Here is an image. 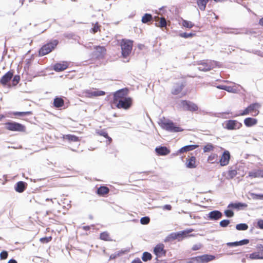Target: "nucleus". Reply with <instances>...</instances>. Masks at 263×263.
I'll list each match as a JSON object with an SVG mask.
<instances>
[{
    "label": "nucleus",
    "instance_id": "393cba45",
    "mask_svg": "<svg viewBox=\"0 0 263 263\" xmlns=\"http://www.w3.org/2000/svg\"><path fill=\"white\" fill-rule=\"evenodd\" d=\"M257 123V120L256 119L252 118H247L244 120V124L247 127H251Z\"/></svg>",
    "mask_w": 263,
    "mask_h": 263
},
{
    "label": "nucleus",
    "instance_id": "58836bf2",
    "mask_svg": "<svg viewBox=\"0 0 263 263\" xmlns=\"http://www.w3.org/2000/svg\"><path fill=\"white\" fill-rule=\"evenodd\" d=\"M203 149L204 153L209 152L214 149V146L211 143H208L203 147Z\"/></svg>",
    "mask_w": 263,
    "mask_h": 263
},
{
    "label": "nucleus",
    "instance_id": "6e6d98bb",
    "mask_svg": "<svg viewBox=\"0 0 263 263\" xmlns=\"http://www.w3.org/2000/svg\"><path fill=\"white\" fill-rule=\"evenodd\" d=\"M257 227L263 230V219H259L257 221Z\"/></svg>",
    "mask_w": 263,
    "mask_h": 263
},
{
    "label": "nucleus",
    "instance_id": "c9c22d12",
    "mask_svg": "<svg viewBox=\"0 0 263 263\" xmlns=\"http://www.w3.org/2000/svg\"><path fill=\"white\" fill-rule=\"evenodd\" d=\"M249 227L246 223H239L236 224V229L238 231H245L248 229Z\"/></svg>",
    "mask_w": 263,
    "mask_h": 263
},
{
    "label": "nucleus",
    "instance_id": "7ed1b4c3",
    "mask_svg": "<svg viewBox=\"0 0 263 263\" xmlns=\"http://www.w3.org/2000/svg\"><path fill=\"white\" fill-rule=\"evenodd\" d=\"M5 128L7 130L13 132H25L26 128L23 124L15 122H8L5 124Z\"/></svg>",
    "mask_w": 263,
    "mask_h": 263
},
{
    "label": "nucleus",
    "instance_id": "49530a36",
    "mask_svg": "<svg viewBox=\"0 0 263 263\" xmlns=\"http://www.w3.org/2000/svg\"><path fill=\"white\" fill-rule=\"evenodd\" d=\"M20 81V76L18 75H15L13 77L12 79V85H16Z\"/></svg>",
    "mask_w": 263,
    "mask_h": 263
},
{
    "label": "nucleus",
    "instance_id": "9d476101",
    "mask_svg": "<svg viewBox=\"0 0 263 263\" xmlns=\"http://www.w3.org/2000/svg\"><path fill=\"white\" fill-rule=\"evenodd\" d=\"M92 53V57L98 59H103L106 53V50L104 46H96Z\"/></svg>",
    "mask_w": 263,
    "mask_h": 263
},
{
    "label": "nucleus",
    "instance_id": "0eeeda50",
    "mask_svg": "<svg viewBox=\"0 0 263 263\" xmlns=\"http://www.w3.org/2000/svg\"><path fill=\"white\" fill-rule=\"evenodd\" d=\"M192 231V230H184L183 231L177 233H172L167 237L168 240H173L177 239L178 241L181 240L183 238L186 237L187 234Z\"/></svg>",
    "mask_w": 263,
    "mask_h": 263
},
{
    "label": "nucleus",
    "instance_id": "f257e3e1",
    "mask_svg": "<svg viewBox=\"0 0 263 263\" xmlns=\"http://www.w3.org/2000/svg\"><path fill=\"white\" fill-rule=\"evenodd\" d=\"M133 42L129 40L123 39L121 43L122 55L126 58L130 54L133 49Z\"/></svg>",
    "mask_w": 263,
    "mask_h": 263
},
{
    "label": "nucleus",
    "instance_id": "3c124183",
    "mask_svg": "<svg viewBox=\"0 0 263 263\" xmlns=\"http://www.w3.org/2000/svg\"><path fill=\"white\" fill-rule=\"evenodd\" d=\"M8 252L6 251H3L0 253V259L1 260L6 259L8 257Z\"/></svg>",
    "mask_w": 263,
    "mask_h": 263
},
{
    "label": "nucleus",
    "instance_id": "f03ea898",
    "mask_svg": "<svg viewBox=\"0 0 263 263\" xmlns=\"http://www.w3.org/2000/svg\"><path fill=\"white\" fill-rule=\"evenodd\" d=\"M59 41L54 40L43 46L39 50L40 56H44L51 52L58 45Z\"/></svg>",
    "mask_w": 263,
    "mask_h": 263
},
{
    "label": "nucleus",
    "instance_id": "cd10ccee",
    "mask_svg": "<svg viewBox=\"0 0 263 263\" xmlns=\"http://www.w3.org/2000/svg\"><path fill=\"white\" fill-rule=\"evenodd\" d=\"M53 105L57 108H60L62 107L64 105L63 99L61 98H55L54 99Z\"/></svg>",
    "mask_w": 263,
    "mask_h": 263
},
{
    "label": "nucleus",
    "instance_id": "5fc2aeb1",
    "mask_svg": "<svg viewBox=\"0 0 263 263\" xmlns=\"http://www.w3.org/2000/svg\"><path fill=\"white\" fill-rule=\"evenodd\" d=\"M52 239L51 237H43L40 239L41 242L43 243H48L49 241H50Z\"/></svg>",
    "mask_w": 263,
    "mask_h": 263
},
{
    "label": "nucleus",
    "instance_id": "13d9d810",
    "mask_svg": "<svg viewBox=\"0 0 263 263\" xmlns=\"http://www.w3.org/2000/svg\"><path fill=\"white\" fill-rule=\"evenodd\" d=\"M201 247V245L200 243H198V244H196V245H194L192 249V250L193 251H196V250H199Z\"/></svg>",
    "mask_w": 263,
    "mask_h": 263
},
{
    "label": "nucleus",
    "instance_id": "473e14b6",
    "mask_svg": "<svg viewBox=\"0 0 263 263\" xmlns=\"http://www.w3.org/2000/svg\"><path fill=\"white\" fill-rule=\"evenodd\" d=\"M218 155L216 154H212L208 158V162L213 164L217 162Z\"/></svg>",
    "mask_w": 263,
    "mask_h": 263
},
{
    "label": "nucleus",
    "instance_id": "6e6552de",
    "mask_svg": "<svg viewBox=\"0 0 263 263\" xmlns=\"http://www.w3.org/2000/svg\"><path fill=\"white\" fill-rule=\"evenodd\" d=\"M224 128L228 130H235L239 129L242 126V124L237 120H229L224 122Z\"/></svg>",
    "mask_w": 263,
    "mask_h": 263
},
{
    "label": "nucleus",
    "instance_id": "4d7b16f0",
    "mask_svg": "<svg viewBox=\"0 0 263 263\" xmlns=\"http://www.w3.org/2000/svg\"><path fill=\"white\" fill-rule=\"evenodd\" d=\"M249 112H251L249 109H248V107H247L242 112L240 113L239 115L235 116V117L237 116H245L247 115H248Z\"/></svg>",
    "mask_w": 263,
    "mask_h": 263
},
{
    "label": "nucleus",
    "instance_id": "774afa93",
    "mask_svg": "<svg viewBox=\"0 0 263 263\" xmlns=\"http://www.w3.org/2000/svg\"><path fill=\"white\" fill-rule=\"evenodd\" d=\"M258 24L259 25L263 27V17L259 20Z\"/></svg>",
    "mask_w": 263,
    "mask_h": 263
},
{
    "label": "nucleus",
    "instance_id": "de8ad7c7",
    "mask_svg": "<svg viewBox=\"0 0 263 263\" xmlns=\"http://www.w3.org/2000/svg\"><path fill=\"white\" fill-rule=\"evenodd\" d=\"M194 35H195V34H194V33H186V32L181 33L179 34L180 36H181V37H182L185 38V39H187V38H189V37H193Z\"/></svg>",
    "mask_w": 263,
    "mask_h": 263
},
{
    "label": "nucleus",
    "instance_id": "c85d7f7f",
    "mask_svg": "<svg viewBox=\"0 0 263 263\" xmlns=\"http://www.w3.org/2000/svg\"><path fill=\"white\" fill-rule=\"evenodd\" d=\"M109 189L104 186L99 187L97 190V194L99 195H104L109 192Z\"/></svg>",
    "mask_w": 263,
    "mask_h": 263
},
{
    "label": "nucleus",
    "instance_id": "680f3d73",
    "mask_svg": "<svg viewBox=\"0 0 263 263\" xmlns=\"http://www.w3.org/2000/svg\"><path fill=\"white\" fill-rule=\"evenodd\" d=\"M131 263H142V262L139 258H137L133 260Z\"/></svg>",
    "mask_w": 263,
    "mask_h": 263
},
{
    "label": "nucleus",
    "instance_id": "4468645a",
    "mask_svg": "<svg viewBox=\"0 0 263 263\" xmlns=\"http://www.w3.org/2000/svg\"><path fill=\"white\" fill-rule=\"evenodd\" d=\"M164 248V246L163 244L158 245L154 248V252L158 257L165 256L166 251Z\"/></svg>",
    "mask_w": 263,
    "mask_h": 263
},
{
    "label": "nucleus",
    "instance_id": "8fccbe9b",
    "mask_svg": "<svg viewBox=\"0 0 263 263\" xmlns=\"http://www.w3.org/2000/svg\"><path fill=\"white\" fill-rule=\"evenodd\" d=\"M150 221V218L148 217H143L140 219V222L142 224H147Z\"/></svg>",
    "mask_w": 263,
    "mask_h": 263
},
{
    "label": "nucleus",
    "instance_id": "e2e57ef3",
    "mask_svg": "<svg viewBox=\"0 0 263 263\" xmlns=\"http://www.w3.org/2000/svg\"><path fill=\"white\" fill-rule=\"evenodd\" d=\"M163 209L171 210L172 209V206L170 204H166L163 206Z\"/></svg>",
    "mask_w": 263,
    "mask_h": 263
},
{
    "label": "nucleus",
    "instance_id": "20e7f679",
    "mask_svg": "<svg viewBox=\"0 0 263 263\" xmlns=\"http://www.w3.org/2000/svg\"><path fill=\"white\" fill-rule=\"evenodd\" d=\"M161 127L170 132L177 133L183 131V129L180 127L176 126L172 121H164L161 123Z\"/></svg>",
    "mask_w": 263,
    "mask_h": 263
},
{
    "label": "nucleus",
    "instance_id": "39448f33",
    "mask_svg": "<svg viewBox=\"0 0 263 263\" xmlns=\"http://www.w3.org/2000/svg\"><path fill=\"white\" fill-rule=\"evenodd\" d=\"M180 107L183 110L196 111L198 109V106L194 103L187 100H182L180 103Z\"/></svg>",
    "mask_w": 263,
    "mask_h": 263
},
{
    "label": "nucleus",
    "instance_id": "864d4df0",
    "mask_svg": "<svg viewBox=\"0 0 263 263\" xmlns=\"http://www.w3.org/2000/svg\"><path fill=\"white\" fill-rule=\"evenodd\" d=\"M224 214L228 217H232L234 216V212L231 210H227L224 211Z\"/></svg>",
    "mask_w": 263,
    "mask_h": 263
},
{
    "label": "nucleus",
    "instance_id": "ea45409f",
    "mask_svg": "<svg viewBox=\"0 0 263 263\" xmlns=\"http://www.w3.org/2000/svg\"><path fill=\"white\" fill-rule=\"evenodd\" d=\"M259 107L260 105L257 103H252L248 106V109H249L251 112L256 110V109L259 108Z\"/></svg>",
    "mask_w": 263,
    "mask_h": 263
},
{
    "label": "nucleus",
    "instance_id": "bb28decb",
    "mask_svg": "<svg viewBox=\"0 0 263 263\" xmlns=\"http://www.w3.org/2000/svg\"><path fill=\"white\" fill-rule=\"evenodd\" d=\"M247 204L245 203L238 202V203H231L229 204L228 208H233L235 209H239L240 208H246Z\"/></svg>",
    "mask_w": 263,
    "mask_h": 263
},
{
    "label": "nucleus",
    "instance_id": "423d86ee",
    "mask_svg": "<svg viewBox=\"0 0 263 263\" xmlns=\"http://www.w3.org/2000/svg\"><path fill=\"white\" fill-rule=\"evenodd\" d=\"M114 103L116 104V107L118 108L128 109L132 106V99L131 98L127 97V98H123Z\"/></svg>",
    "mask_w": 263,
    "mask_h": 263
},
{
    "label": "nucleus",
    "instance_id": "e433bc0d",
    "mask_svg": "<svg viewBox=\"0 0 263 263\" xmlns=\"http://www.w3.org/2000/svg\"><path fill=\"white\" fill-rule=\"evenodd\" d=\"M152 258L151 254L147 252H144L142 256V259L144 261L150 260Z\"/></svg>",
    "mask_w": 263,
    "mask_h": 263
},
{
    "label": "nucleus",
    "instance_id": "72a5a7b5",
    "mask_svg": "<svg viewBox=\"0 0 263 263\" xmlns=\"http://www.w3.org/2000/svg\"><path fill=\"white\" fill-rule=\"evenodd\" d=\"M100 238L105 241H111L110 238L109 234L107 232H103L100 234Z\"/></svg>",
    "mask_w": 263,
    "mask_h": 263
},
{
    "label": "nucleus",
    "instance_id": "bf43d9fd",
    "mask_svg": "<svg viewBox=\"0 0 263 263\" xmlns=\"http://www.w3.org/2000/svg\"><path fill=\"white\" fill-rule=\"evenodd\" d=\"M119 255H120L119 253H115L114 254H112L110 255L109 260L114 259L116 258Z\"/></svg>",
    "mask_w": 263,
    "mask_h": 263
},
{
    "label": "nucleus",
    "instance_id": "37998d69",
    "mask_svg": "<svg viewBox=\"0 0 263 263\" xmlns=\"http://www.w3.org/2000/svg\"><path fill=\"white\" fill-rule=\"evenodd\" d=\"M182 25L186 28H191L194 26V24L192 22L186 20H183L182 22Z\"/></svg>",
    "mask_w": 263,
    "mask_h": 263
},
{
    "label": "nucleus",
    "instance_id": "2f4dec72",
    "mask_svg": "<svg viewBox=\"0 0 263 263\" xmlns=\"http://www.w3.org/2000/svg\"><path fill=\"white\" fill-rule=\"evenodd\" d=\"M97 133L101 136H103L108 139L109 143H110L112 139L111 138L108 136L107 133L105 130H100L97 131Z\"/></svg>",
    "mask_w": 263,
    "mask_h": 263
},
{
    "label": "nucleus",
    "instance_id": "b1692460",
    "mask_svg": "<svg viewBox=\"0 0 263 263\" xmlns=\"http://www.w3.org/2000/svg\"><path fill=\"white\" fill-rule=\"evenodd\" d=\"M198 260H200L201 262H208L213 260L215 258V256L212 255L205 254L198 257Z\"/></svg>",
    "mask_w": 263,
    "mask_h": 263
},
{
    "label": "nucleus",
    "instance_id": "c756f323",
    "mask_svg": "<svg viewBox=\"0 0 263 263\" xmlns=\"http://www.w3.org/2000/svg\"><path fill=\"white\" fill-rule=\"evenodd\" d=\"M153 20V16L152 14L149 13H145L142 17L141 21L143 23L146 24Z\"/></svg>",
    "mask_w": 263,
    "mask_h": 263
},
{
    "label": "nucleus",
    "instance_id": "0e129e2a",
    "mask_svg": "<svg viewBox=\"0 0 263 263\" xmlns=\"http://www.w3.org/2000/svg\"><path fill=\"white\" fill-rule=\"evenodd\" d=\"M216 88L224 90L225 85H219L216 86Z\"/></svg>",
    "mask_w": 263,
    "mask_h": 263
},
{
    "label": "nucleus",
    "instance_id": "1a4fd4ad",
    "mask_svg": "<svg viewBox=\"0 0 263 263\" xmlns=\"http://www.w3.org/2000/svg\"><path fill=\"white\" fill-rule=\"evenodd\" d=\"M83 94L84 96L88 98H92L98 96H102L105 95V92L102 90H98L96 89H87L83 91Z\"/></svg>",
    "mask_w": 263,
    "mask_h": 263
},
{
    "label": "nucleus",
    "instance_id": "a19ab883",
    "mask_svg": "<svg viewBox=\"0 0 263 263\" xmlns=\"http://www.w3.org/2000/svg\"><path fill=\"white\" fill-rule=\"evenodd\" d=\"M32 111H16L13 113V115L15 116H28L32 115Z\"/></svg>",
    "mask_w": 263,
    "mask_h": 263
},
{
    "label": "nucleus",
    "instance_id": "f3484780",
    "mask_svg": "<svg viewBox=\"0 0 263 263\" xmlns=\"http://www.w3.org/2000/svg\"><path fill=\"white\" fill-rule=\"evenodd\" d=\"M27 183L24 181L17 182L14 187L16 192L21 193H23L27 188Z\"/></svg>",
    "mask_w": 263,
    "mask_h": 263
},
{
    "label": "nucleus",
    "instance_id": "5701e85b",
    "mask_svg": "<svg viewBox=\"0 0 263 263\" xmlns=\"http://www.w3.org/2000/svg\"><path fill=\"white\" fill-rule=\"evenodd\" d=\"M249 242V240L248 239H245L239 241H235L232 242H228L227 243L229 247H236L238 246H242L247 245Z\"/></svg>",
    "mask_w": 263,
    "mask_h": 263
},
{
    "label": "nucleus",
    "instance_id": "69168bd1",
    "mask_svg": "<svg viewBox=\"0 0 263 263\" xmlns=\"http://www.w3.org/2000/svg\"><path fill=\"white\" fill-rule=\"evenodd\" d=\"M257 248L258 250H259L261 251H263V245H262L260 244V245H257Z\"/></svg>",
    "mask_w": 263,
    "mask_h": 263
},
{
    "label": "nucleus",
    "instance_id": "052dcab7",
    "mask_svg": "<svg viewBox=\"0 0 263 263\" xmlns=\"http://www.w3.org/2000/svg\"><path fill=\"white\" fill-rule=\"evenodd\" d=\"M233 90V88L230 86L225 85L224 90L228 92H231Z\"/></svg>",
    "mask_w": 263,
    "mask_h": 263
},
{
    "label": "nucleus",
    "instance_id": "a878e982",
    "mask_svg": "<svg viewBox=\"0 0 263 263\" xmlns=\"http://www.w3.org/2000/svg\"><path fill=\"white\" fill-rule=\"evenodd\" d=\"M209 0H197V4L198 8L201 11L205 10L206 6Z\"/></svg>",
    "mask_w": 263,
    "mask_h": 263
},
{
    "label": "nucleus",
    "instance_id": "09e8293b",
    "mask_svg": "<svg viewBox=\"0 0 263 263\" xmlns=\"http://www.w3.org/2000/svg\"><path fill=\"white\" fill-rule=\"evenodd\" d=\"M230 223V221L229 220H228V219H224V220H221L220 222L219 225L221 227L226 228V227H227L229 224Z\"/></svg>",
    "mask_w": 263,
    "mask_h": 263
},
{
    "label": "nucleus",
    "instance_id": "ddd939ff",
    "mask_svg": "<svg viewBox=\"0 0 263 263\" xmlns=\"http://www.w3.org/2000/svg\"><path fill=\"white\" fill-rule=\"evenodd\" d=\"M231 155L228 151H224L219 160L220 165L222 166L227 165L230 161Z\"/></svg>",
    "mask_w": 263,
    "mask_h": 263
},
{
    "label": "nucleus",
    "instance_id": "4be33fe9",
    "mask_svg": "<svg viewBox=\"0 0 263 263\" xmlns=\"http://www.w3.org/2000/svg\"><path fill=\"white\" fill-rule=\"evenodd\" d=\"M196 157L192 156L189 159H186V166L187 168H193L196 167Z\"/></svg>",
    "mask_w": 263,
    "mask_h": 263
},
{
    "label": "nucleus",
    "instance_id": "338daca9",
    "mask_svg": "<svg viewBox=\"0 0 263 263\" xmlns=\"http://www.w3.org/2000/svg\"><path fill=\"white\" fill-rule=\"evenodd\" d=\"M8 263H17V262L14 259H11L8 261Z\"/></svg>",
    "mask_w": 263,
    "mask_h": 263
},
{
    "label": "nucleus",
    "instance_id": "a211bd4d",
    "mask_svg": "<svg viewBox=\"0 0 263 263\" xmlns=\"http://www.w3.org/2000/svg\"><path fill=\"white\" fill-rule=\"evenodd\" d=\"M184 87V85L182 83H176L174 85L171 92L174 95H178L181 92Z\"/></svg>",
    "mask_w": 263,
    "mask_h": 263
},
{
    "label": "nucleus",
    "instance_id": "6ab92c4d",
    "mask_svg": "<svg viewBox=\"0 0 263 263\" xmlns=\"http://www.w3.org/2000/svg\"><path fill=\"white\" fill-rule=\"evenodd\" d=\"M155 151L159 156H166L170 153V150L165 146L157 147L155 148Z\"/></svg>",
    "mask_w": 263,
    "mask_h": 263
},
{
    "label": "nucleus",
    "instance_id": "dca6fc26",
    "mask_svg": "<svg viewBox=\"0 0 263 263\" xmlns=\"http://www.w3.org/2000/svg\"><path fill=\"white\" fill-rule=\"evenodd\" d=\"M13 76V72L8 71L5 73L0 80V83L3 85H6L12 79Z\"/></svg>",
    "mask_w": 263,
    "mask_h": 263
},
{
    "label": "nucleus",
    "instance_id": "7c9ffc66",
    "mask_svg": "<svg viewBox=\"0 0 263 263\" xmlns=\"http://www.w3.org/2000/svg\"><path fill=\"white\" fill-rule=\"evenodd\" d=\"M262 253L254 252L250 254V258L252 259H263V255Z\"/></svg>",
    "mask_w": 263,
    "mask_h": 263
},
{
    "label": "nucleus",
    "instance_id": "f8f14e48",
    "mask_svg": "<svg viewBox=\"0 0 263 263\" xmlns=\"http://www.w3.org/2000/svg\"><path fill=\"white\" fill-rule=\"evenodd\" d=\"M128 89L127 88L121 89L117 91L114 95V102L123 98H127L126 97Z\"/></svg>",
    "mask_w": 263,
    "mask_h": 263
},
{
    "label": "nucleus",
    "instance_id": "79ce46f5",
    "mask_svg": "<svg viewBox=\"0 0 263 263\" xmlns=\"http://www.w3.org/2000/svg\"><path fill=\"white\" fill-rule=\"evenodd\" d=\"M250 196L251 198L254 200H263V194L251 193Z\"/></svg>",
    "mask_w": 263,
    "mask_h": 263
},
{
    "label": "nucleus",
    "instance_id": "f704fd0d",
    "mask_svg": "<svg viewBox=\"0 0 263 263\" xmlns=\"http://www.w3.org/2000/svg\"><path fill=\"white\" fill-rule=\"evenodd\" d=\"M249 176L253 178H259L260 177V170H257L253 171H251L249 173Z\"/></svg>",
    "mask_w": 263,
    "mask_h": 263
},
{
    "label": "nucleus",
    "instance_id": "2eb2a0df",
    "mask_svg": "<svg viewBox=\"0 0 263 263\" xmlns=\"http://www.w3.org/2000/svg\"><path fill=\"white\" fill-rule=\"evenodd\" d=\"M222 213L218 210H214L209 212L207 215L208 218L211 220H217L222 217Z\"/></svg>",
    "mask_w": 263,
    "mask_h": 263
},
{
    "label": "nucleus",
    "instance_id": "603ef678",
    "mask_svg": "<svg viewBox=\"0 0 263 263\" xmlns=\"http://www.w3.org/2000/svg\"><path fill=\"white\" fill-rule=\"evenodd\" d=\"M160 25L159 27L161 28L165 27L166 26L167 23L166 20L164 17H161L160 20Z\"/></svg>",
    "mask_w": 263,
    "mask_h": 263
},
{
    "label": "nucleus",
    "instance_id": "9b49d317",
    "mask_svg": "<svg viewBox=\"0 0 263 263\" xmlns=\"http://www.w3.org/2000/svg\"><path fill=\"white\" fill-rule=\"evenodd\" d=\"M214 63V61L211 62L209 61L201 62L199 64L198 69L203 71H209L213 68V63Z\"/></svg>",
    "mask_w": 263,
    "mask_h": 263
},
{
    "label": "nucleus",
    "instance_id": "4c0bfd02",
    "mask_svg": "<svg viewBox=\"0 0 263 263\" xmlns=\"http://www.w3.org/2000/svg\"><path fill=\"white\" fill-rule=\"evenodd\" d=\"M64 138L70 141L76 142L79 140L78 137L72 135H67L64 137Z\"/></svg>",
    "mask_w": 263,
    "mask_h": 263
},
{
    "label": "nucleus",
    "instance_id": "aec40b11",
    "mask_svg": "<svg viewBox=\"0 0 263 263\" xmlns=\"http://www.w3.org/2000/svg\"><path fill=\"white\" fill-rule=\"evenodd\" d=\"M68 67V63L66 62H63L62 63H56L53 66V69L55 71H62L65 70Z\"/></svg>",
    "mask_w": 263,
    "mask_h": 263
},
{
    "label": "nucleus",
    "instance_id": "a18cd8bd",
    "mask_svg": "<svg viewBox=\"0 0 263 263\" xmlns=\"http://www.w3.org/2000/svg\"><path fill=\"white\" fill-rule=\"evenodd\" d=\"M237 172L235 170H230L228 173V177L231 179H232L234 177H235L237 175Z\"/></svg>",
    "mask_w": 263,
    "mask_h": 263
},
{
    "label": "nucleus",
    "instance_id": "c03bdc74",
    "mask_svg": "<svg viewBox=\"0 0 263 263\" xmlns=\"http://www.w3.org/2000/svg\"><path fill=\"white\" fill-rule=\"evenodd\" d=\"M100 26L99 25L98 22H96L93 26V27L90 30V32L95 33L100 30Z\"/></svg>",
    "mask_w": 263,
    "mask_h": 263
},
{
    "label": "nucleus",
    "instance_id": "412c9836",
    "mask_svg": "<svg viewBox=\"0 0 263 263\" xmlns=\"http://www.w3.org/2000/svg\"><path fill=\"white\" fill-rule=\"evenodd\" d=\"M198 147V145H188L184 146L178 150V151L177 152V155L178 153H182L193 151Z\"/></svg>",
    "mask_w": 263,
    "mask_h": 263
}]
</instances>
